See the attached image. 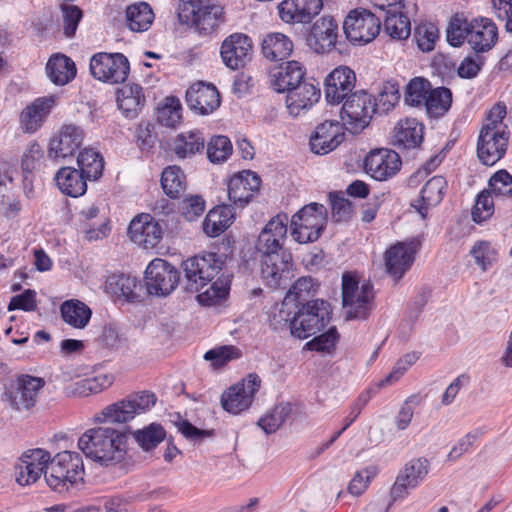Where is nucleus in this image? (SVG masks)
I'll list each match as a JSON object with an SVG mask.
<instances>
[{
  "instance_id": "2eb2a0df",
  "label": "nucleus",
  "mask_w": 512,
  "mask_h": 512,
  "mask_svg": "<svg viewBox=\"0 0 512 512\" xmlns=\"http://www.w3.org/2000/svg\"><path fill=\"white\" fill-rule=\"evenodd\" d=\"M260 386V377L255 373L248 374L242 381L230 386L222 393L223 409L233 415L248 410Z\"/></svg>"
},
{
  "instance_id": "bf43d9fd",
  "label": "nucleus",
  "mask_w": 512,
  "mask_h": 512,
  "mask_svg": "<svg viewBox=\"0 0 512 512\" xmlns=\"http://www.w3.org/2000/svg\"><path fill=\"white\" fill-rule=\"evenodd\" d=\"M132 435L144 450H150L164 440L165 431L161 425L152 423L143 429L134 431Z\"/></svg>"
},
{
  "instance_id": "052dcab7",
  "label": "nucleus",
  "mask_w": 512,
  "mask_h": 512,
  "mask_svg": "<svg viewBox=\"0 0 512 512\" xmlns=\"http://www.w3.org/2000/svg\"><path fill=\"white\" fill-rule=\"evenodd\" d=\"M419 357L420 354L415 351L403 355L397 360L391 372L384 379L378 382L377 387L382 388L396 383L406 373V371L417 362Z\"/></svg>"
},
{
  "instance_id": "9b49d317",
  "label": "nucleus",
  "mask_w": 512,
  "mask_h": 512,
  "mask_svg": "<svg viewBox=\"0 0 512 512\" xmlns=\"http://www.w3.org/2000/svg\"><path fill=\"white\" fill-rule=\"evenodd\" d=\"M89 70L98 81L119 84L127 79L130 64L122 53L98 52L90 58Z\"/></svg>"
},
{
  "instance_id": "49530a36",
  "label": "nucleus",
  "mask_w": 512,
  "mask_h": 512,
  "mask_svg": "<svg viewBox=\"0 0 512 512\" xmlns=\"http://www.w3.org/2000/svg\"><path fill=\"white\" fill-rule=\"evenodd\" d=\"M205 139L199 131H187L176 136L173 151L179 158L190 157L204 149Z\"/></svg>"
},
{
  "instance_id": "aec40b11",
  "label": "nucleus",
  "mask_w": 512,
  "mask_h": 512,
  "mask_svg": "<svg viewBox=\"0 0 512 512\" xmlns=\"http://www.w3.org/2000/svg\"><path fill=\"white\" fill-rule=\"evenodd\" d=\"M128 233L135 244L152 249L160 243L163 228L151 214L142 213L131 220Z\"/></svg>"
},
{
  "instance_id": "09e8293b",
  "label": "nucleus",
  "mask_w": 512,
  "mask_h": 512,
  "mask_svg": "<svg viewBox=\"0 0 512 512\" xmlns=\"http://www.w3.org/2000/svg\"><path fill=\"white\" fill-rule=\"evenodd\" d=\"M77 165L88 180H97L102 176L104 160L94 149L85 148L77 157Z\"/></svg>"
},
{
  "instance_id": "7ed1b4c3",
  "label": "nucleus",
  "mask_w": 512,
  "mask_h": 512,
  "mask_svg": "<svg viewBox=\"0 0 512 512\" xmlns=\"http://www.w3.org/2000/svg\"><path fill=\"white\" fill-rule=\"evenodd\" d=\"M84 465L77 452L62 451L52 459L49 457L45 480L56 492L64 493L78 488L83 483Z\"/></svg>"
},
{
  "instance_id": "c9c22d12",
  "label": "nucleus",
  "mask_w": 512,
  "mask_h": 512,
  "mask_svg": "<svg viewBox=\"0 0 512 512\" xmlns=\"http://www.w3.org/2000/svg\"><path fill=\"white\" fill-rule=\"evenodd\" d=\"M311 35L318 45L317 52L331 51L335 48L339 36L338 23L331 16H323L314 23Z\"/></svg>"
},
{
  "instance_id": "680f3d73",
  "label": "nucleus",
  "mask_w": 512,
  "mask_h": 512,
  "mask_svg": "<svg viewBox=\"0 0 512 512\" xmlns=\"http://www.w3.org/2000/svg\"><path fill=\"white\" fill-rule=\"evenodd\" d=\"M59 8L62 15L63 33L66 37L72 38L83 17V12L78 6L71 3H61Z\"/></svg>"
},
{
  "instance_id": "a878e982",
  "label": "nucleus",
  "mask_w": 512,
  "mask_h": 512,
  "mask_svg": "<svg viewBox=\"0 0 512 512\" xmlns=\"http://www.w3.org/2000/svg\"><path fill=\"white\" fill-rule=\"evenodd\" d=\"M84 131L74 124H65L61 127L49 143L48 156L53 159H64L72 156L81 146Z\"/></svg>"
},
{
  "instance_id": "72a5a7b5",
  "label": "nucleus",
  "mask_w": 512,
  "mask_h": 512,
  "mask_svg": "<svg viewBox=\"0 0 512 512\" xmlns=\"http://www.w3.org/2000/svg\"><path fill=\"white\" fill-rule=\"evenodd\" d=\"M497 38L498 30L491 19L476 18L470 21L468 44L474 51H489L495 45Z\"/></svg>"
},
{
  "instance_id": "20e7f679",
  "label": "nucleus",
  "mask_w": 512,
  "mask_h": 512,
  "mask_svg": "<svg viewBox=\"0 0 512 512\" xmlns=\"http://www.w3.org/2000/svg\"><path fill=\"white\" fill-rule=\"evenodd\" d=\"M157 398L154 393L142 391L104 407L93 416L97 424H122L129 422L136 415L145 413L155 405Z\"/></svg>"
},
{
  "instance_id": "a18cd8bd",
  "label": "nucleus",
  "mask_w": 512,
  "mask_h": 512,
  "mask_svg": "<svg viewBox=\"0 0 512 512\" xmlns=\"http://www.w3.org/2000/svg\"><path fill=\"white\" fill-rule=\"evenodd\" d=\"M114 380L115 377L112 373H99L73 383L72 393L80 397L97 394L109 388L114 383Z\"/></svg>"
},
{
  "instance_id": "423d86ee",
  "label": "nucleus",
  "mask_w": 512,
  "mask_h": 512,
  "mask_svg": "<svg viewBox=\"0 0 512 512\" xmlns=\"http://www.w3.org/2000/svg\"><path fill=\"white\" fill-rule=\"evenodd\" d=\"M374 291L370 282L360 284L350 272L342 275V301L347 319H365L373 306Z\"/></svg>"
},
{
  "instance_id": "cd10ccee",
  "label": "nucleus",
  "mask_w": 512,
  "mask_h": 512,
  "mask_svg": "<svg viewBox=\"0 0 512 512\" xmlns=\"http://www.w3.org/2000/svg\"><path fill=\"white\" fill-rule=\"evenodd\" d=\"M356 76L346 66L335 68L325 80V98L330 104H339L349 96L355 86Z\"/></svg>"
},
{
  "instance_id": "774afa93",
  "label": "nucleus",
  "mask_w": 512,
  "mask_h": 512,
  "mask_svg": "<svg viewBox=\"0 0 512 512\" xmlns=\"http://www.w3.org/2000/svg\"><path fill=\"white\" fill-rule=\"evenodd\" d=\"M438 37V29L433 24H422L416 28L415 40L418 48L423 52L432 51Z\"/></svg>"
},
{
  "instance_id": "4468645a",
  "label": "nucleus",
  "mask_w": 512,
  "mask_h": 512,
  "mask_svg": "<svg viewBox=\"0 0 512 512\" xmlns=\"http://www.w3.org/2000/svg\"><path fill=\"white\" fill-rule=\"evenodd\" d=\"M380 29V19L363 8L351 10L343 22L346 38L352 43L367 44L378 36Z\"/></svg>"
},
{
  "instance_id": "7c9ffc66",
  "label": "nucleus",
  "mask_w": 512,
  "mask_h": 512,
  "mask_svg": "<svg viewBox=\"0 0 512 512\" xmlns=\"http://www.w3.org/2000/svg\"><path fill=\"white\" fill-rule=\"evenodd\" d=\"M305 68L298 61H288L270 73L273 89L279 93H288L305 81Z\"/></svg>"
},
{
  "instance_id": "e2e57ef3",
  "label": "nucleus",
  "mask_w": 512,
  "mask_h": 512,
  "mask_svg": "<svg viewBox=\"0 0 512 512\" xmlns=\"http://www.w3.org/2000/svg\"><path fill=\"white\" fill-rule=\"evenodd\" d=\"M232 153V144L226 136H215L207 144V157L212 163H221Z\"/></svg>"
},
{
  "instance_id": "412c9836",
  "label": "nucleus",
  "mask_w": 512,
  "mask_h": 512,
  "mask_svg": "<svg viewBox=\"0 0 512 512\" xmlns=\"http://www.w3.org/2000/svg\"><path fill=\"white\" fill-rule=\"evenodd\" d=\"M252 48L253 43L248 35L233 33L222 42L220 56L226 67L237 70L246 64Z\"/></svg>"
},
{
  "instance_id": "6e6d98bb",
  "label": "nucleus",
  "mask_w": 512,
  "mask_h": 512,
  "mask_svg": "<svg viewBox=\"0 0 512 512\" xmlns=\"http://www.w3.org/2000/svg\"><path fill=\"white\" fill-rule=\"evenodd\" d=\"M242 356L241 350L234 345H223L214 347L205 352L203 358L210 363L214 369L221 368L229 362L239 359Z\"/></svg>"
},
{
  "instance_id": "13d9d810",
  "label": "nucleus",
  "mask_w": 512,
  "mask_h": 512,
  "mask_svg": "<svg viewBox=\"0 0 512 512\" xmlns=\"http://www.w3.org/2000/svg\"><path fill=\"white\" fill-rule=\"evenodd\" d=\"M469 35L470 21L458 15L454 16L446 30L447 42L453 47H460L465 40L469 42Z\"/></svg>"
},
{
  "instance_id": "69168bd1",
  "label": "nucleus",
  "mask_w": 512,
  "mask_h": 512,
  "mask_svg": "<svg viewBox=\"0 0 512 512\" xmlns=\"http://www.w3.org/2000/svg\"><path fill=\"white\" fill-rule=\"evenodd\" d=\"M182 106L178 98L167 97L164 106L159 110L158 118L167 127H175L181 120Z\"/></svg>"
},
{
  "instance_id": "de8ad7c7",
  "label": "nucleus",
  "mask_w": 512,
  "mask_h": 512,
  "mask_svg": "<svg viewBox=\"0 0 512 512\" xmlns=\"http://www.w3.org/2000/svg\"><path fill=\"white\" fill-rule=\"evenodd\" d=\"M432 91L431 83L422 77L411 79L405 88L404 101L412 107H424L428 102L430 92Z\"/></svg>"
},
{
  "instance_id": "ddd939ff",
  "label": "nucleus",
  "mask_w": 512,
  "mask_h": 512,
  "mask_svg": "<svg viewBox=\"0 0 512 512\" xmlns=\"http://www.w3.org/2000/svg\"><path fill=\"white\" fill-rule=\"evenodd\" d=\"M430 469L429 461L424 457L413 458L398 471L390 488L391 502L406 499L426 479Z\"/></svg>"
},
{
  "instance_id": "f257e3e1",
  "label": "nucleus",
  "mask_w": 512,
  "mask_h": 512,
  "mask_svg": "<svg viewBox=\"0 0 512 512\" xmlns=\"http://www.w3.org/2000/svg\"><path fill=\"white\" fill-rule=\"evenodd\" d=\"M223 265L222 257L213 252L196 255L183 262L187 289L191 292H200L197 300L201 305L217 304L228 295L230 289L228 276L221 274L213 281L223 269Z\"/></svg>"
},
{
  "instance_id": "f3484780",
  "label": "nucleus",
  "mask_w": 512,
  "mask_h": 512,
  "mask_svg": "<svg viewBox=\"0 0 512 512\" xmlns=\"http://www.w3.org/2000/svg\"><path fill=\"white\" fill-rule=\"evenodd\" d=\"M401 165L400 156L385 148L371 151L364 160L366 173L377 181L391 179L400 171Z\"/></svg>"
},
{
  "instance_id": "dca6fc26",
  "label": "nucleus",
  "mask_w": 512,
  "mask_h": 512,
  "mask_svg": "<svg viewBox=\"0 0 512 512\" xmlns=\"http://www.w3.org/2000/svg\"><path fill=\"white\" fill-rule=\"evenodd\" d=\"M419 243L417 241L397 242L389 247L384 254L387 274L394 280H400L412 267Z\"/></svg>"
},
{
  "instance_id": "0e129e2a",
  "label": "nucleus",
  "mask_w": 512,
  "mask_h": 512,
  "mask_svg": "<svg viewBox=\"0 0 512 512\" xmlns=\"http://www.w3.org/2000/svg\"><path fill=\"white\" fill-rule=\"evenodd\" d=\"M494 213L493 194L484 190L478 194L472 210V218L476 223L489 219Z\"/></svg>"
},
{
  "instance_id": "c03bdc74",
  "label": "nucleus",
  "mask_w": 512,
  "mask_h": 512,
  "mask_svg": "<svg viewBox=\"0 0 512 512\" xmlns=\"http://www.w3.org/2000/svg\"><path fill=\"white\" fill-rule=\"evenodd\" d=\"M125 15L126 25L133 32L147 31L154 21L153 10L146 2L129 5L126 8Z\"/></svg>"
},
{
  "instance_id": "3c124183",
  "label": "nucleus",
  "mask_w": 512,
  "mask_h": 512,
  "mask_svg": "<svg viewBox=\"0 0 512 512\" xmlns=\"http://www.w3.org/2000/svg\"><path fill=\"white\" fill-rule=\"evenodd\" d=\"M316 285L313 279L309 276L299 278L289 289L286 294L283 305L284 306H302V302L306 301L310 296L316 293Z\"/></svg>"
},
{
  "instance_id": "c756f323",
  "label": "nucleus",
  "mask_w": 512,
  "mask_h": 512,
  "mask_svg": "<svg viewBox=\"0 0 512 512\" xmlns=\"http://www.w3.org/2000/svg\"><path fill=\"white\" fill-rule=\"evenodd\" d=\"M55 105V98L39 97L27 105L20 114V127L28 134L38 131Z\"/></svg>"
},
{
  "instance_id": "e433bc0d",
  "label": "nucleus",
  "mask_w": 512,
  "mask_h": 512,
  "mask_svg": "<svg viewBox=\"0 0 512 512\" xmlns=\"http://www.w3.org/2000/svg\"><path fill=\"white\" fill-rule=\"evenodd\" d=\"M145 97L141 86L126 84L117 92V104L126 118H135L142 110Z\"/></svg>"
},
{
  "instance_id": "4c0bfd02",
  "label": "nucleus",
  "mask_w": 512,
  "mask_h": 512,
  "mask_svg": "<svg viewBox=\"0 0 512 512\" xmlns=\"http://www.w3.org/2000/svg\"><path fill=\"white\" fill-rule=\"evenodd\" d=\"M107 286L115 295L130 302L139 301L144 295L141 280L131 275H113L108 279Z\"/></svg>"
},
{
  "instance_id": "58836bf2",
  "label": "nucleus",
  "mask_w": 512,
  "mask_h": 512,
  "mask_svg": "<svg viewBox=\"0 0 512 512\" xmlns=\"http://www.w3.org/2000/svg\"><path fill=\"white\" fill-rule=\"evenodd\" d=\"M54 179L60 191L68 196L79 197L87 191L88 179L77 169L62 167Z\"/></svg>"
},
{
  "instance_id": "603ef678",
  "label": "nucleus",
  "mask_w": 512,
  "mask_h": 512,
  "mask_svg": "<svg viewBox=\"0 0 512 512\" xmlns=\"http://www.w3.org/2000/svg\"><path fill=\"white\" fill-rule=\"evenodd\" d=\"M161 186L170 198H177L186 188V177L178 166H169L161 176Z\"/></svg>"
},
{
  "instance_id": "39448f33",
  "label": "nucleus",
  "mask_w": 512,
  "mask_h": 512,
  "mask_svg": "<svg viewBox=\"0 0 512 512\" xmlns=\"http://www.w3.org/2000/svg\"><path fill=\"white\" fill-rule=\"evenodd\" d=\"M331 319V306L327 301H307L293 313L290 323L291 334L306 339L324 329Z\"/></svg>"
},
{
  "instance_id": "473e14b6",
  "label": "nucleus",
  "mask_w": 512,
  "mask_h": 512,
  "mask_svg": "<svg viewBox=\"0 0 512 512\" xmlns=\"http://www.w3.org/2000/svg\"><path fill=\"white\" fill-rule=\"evenodd\" d=\"M321 91L311 82L303 81L286 95V106L289 113L298 116L302 111L310 109L320 99Z\"/></svg>"
},
{
  "instance_id": "f8f14e48",
  "label": "nucleus",
  "mask_w": 512,
  "mask_h": 512,
  "mask_svg": "<svg viewBox=\"0 0 512 512\" xmlns=\"http://www.w3.org/2000/svg\"><path fill=\"white\" fill-rule=\"evenodd\" d=\"M180 273L168 261L155 258L146 267L144 280L149 295L166 297L178 286Z\"/></svg>"
},
{
  "instance_id": "1a4fd4ad",
  "label": "nucleus",
  "mask_w": 512,
  "mask_h": 512,
  "mask_svg": "<svg viewBox=\"0 0 512 512\" xmlns=\"http://www.w3.org/2000/svg\"><path fill=\"white\" fill-rule=\"evenodd\" d=\"M327 222L324 205L310 203L292 216L290 230L292 238L300 243H312L319 239Z\"/></svg>"
},
{
  "instance_id": "bb28decb",
  "label": "nucleus",
  "mask_w": 512,
  "mask_h": 512,
  "mask_svg": "<svg viewBox=\"0 0 512 512\" xmlns=\"http://www.w3.org/2000/svg\"><path fill=\"white\" fill-rule=\"evenodd\" d=\"M343 126L338 121H325L319 124L311 134V151L325 155L335 150L344 140Z\"/></svg>"
},
{
  "instance_id": "5701e85b",
  "label": "nucleus",
  "mask_w": 512,
  "mask_h": 512,
  "mask_svg": "<svg viewBox=\"0 0 512 512\" xmlns=\"http://www.w3.org/2000/svg\"><path fill=\"white\" fill-rule=\"evenodd\" d=\"M287 222L286 214H278L264 226L256 244L261 254L286 252L282 246L287 236Z\"/></svg>"
},
{
  "instance_id": "a211bd4d",
  "label": "nucleus",
  "mask_w": 512,
  "mask_h": 512,
  "mask_svg": "<svg viewBox=\"0 0 512 512\" xmlns=\"http://www.w3.org/2000/svg\"><path fill=\"white\" fill-rule=\"evenodd\" d=\"M292 256L288 252L262 254L261 277L271 288L280 287L290 279Z\"/></svg>"
},
{
  "instance_id": "37998d69",
  "label": "nucleus",
  "mask_w": 512,
  "mask_h": 512,
  "mask_svg": "<svg viewBox=\"0 0 512 512\" xmlns=\"http://www.w3.org/2000/svg\"><path fill=\"white\" fill-rule=\"evenodd\" d=\"M63 321L77 329H83L90 321L92 311L82 301L77 299L66 300L60 306Z\"/></svg>"
},
{
  "instance_id": "4d7b16f0",
  "label": "nucleus",
  "mask_w": 512,
  "mask_h": 512,
  "mask_svg": "<svg viewBox=\"0 0 512 512\" xmlns=\"http://www.w3.org/2000/svg\"><path fill=\"white\" fill-rule=\"evenodd\" d=\"M290 412L291 407L288 403H280L261 417L258 425L266 434L274 433L286 421Z\"/></svg>"
},
{
  "instance_id": "338daca9",
  "label": "nucleus",
  "mask_w": 512,
  "mask_h": 512,
  "mask_svg": "<svg viewBox=\"0 0 512 512\" xmlns=\"http://www.w3.org/2000/svg\"><path fill=\"white\" fill-rule=\"evenodd\" d=\"M378 467L375 465L368 466L357 471L348 485V491L354 496L361 495L370 484L371 480L378 474Z\"/></svg>"
},
{
  "instance_id": "8fccbe9b",
  "label": "nucleus",
  "mask_w": 512,
  "mask_h": 512,
  "mask_svg": "<svg viewBox=\"0 0 512 512\" xmlns=\"http://www.w3.org/2000/svg\"><path fill=\"white\" fill-rule=\"evenodd\" d=\"M232 224V214L227 207H217L208 212L203 221V230L209 237H217Z\"/></svg>"
},
{
  "instance_id": "b1692460",
  "label": "nucleus",
  "mask_w": 512,
  "mask_h": 512,
  "mask_svg": "<svg viewBox=\"0 0 512 512\" xmlns=\"http://www.w3.org/2000/svg\"><path fill=\"white\" fill-rule=\"evenodd\" d=\"M49 453L43 449H33L25 452L16 465V481L22 485L35 483L42 474L45 475Z\"/></svg>"
},
{
  "instance_id": "6ab92c4d",
  "label": "nucleus",
  "mask_w": 512,
  "mask_h": 512,
  "mask_svg": "<svg viewBox=\"0 0 512 512\" xmlns=\"http://www.w3.org/2000/svg\"><path fill=\"white\" fill-rule=\"evenodd\" d=\"M509 133L502 130H491L489 126H483L477 143V155L486 166H493L505 154Z\"/></svg>"
},
{
  "instance_id": "4be33fe9",
  "label": "nucleus",
  "mask_w": 512,
  "mask_h": 512,
  "mask_svg": "<svg viewBox=\"0 0 512 512\" xmlns=\"http://www.w3.org/2000/svg\"><path fill=\"white\" fill-rule=\"evenodd\" d=\"M260 177L250 170L233 175L227 183L228 198L234 205L243 207L248 204L259 191Z\"/></svg>"
},
{
  "instance_id": "864d4df0",
  "label": "nucleus",
  "mask_w": 512,
  "mask_h": 512,
  "mask_svg": "<svg viewBox=\"0 0 512 512\" xmlns=\"http://www.w3.org/2000/svg\"><path fill=\"white\" fill-rule=\"evenodd\" d=\"M384 30L394 40H405L411 33L410 20L402 10L386 14Z\"/></svg>"
},
{
  "instance_id": "393cba45",
  "label": "nucleus",
  "mask_w": 512,
  "mask_h": 512,
  "mask_svg": "<svg viewBox=\"0 0 512 512\" xmlns=\"http://www.w3.org/2000/svg\"><path fill=\"white\" fill-rule=\"evenodd\" d=\"M277 8L283 22L306 24L321 12L323 0H283Z\"/></svg>"
},
{
  "instance_id": "5fc2aeb1",
  "label": "nucleus",
  "mask_w": 512,
  "mask_h": 512,
  "mask_svg": "<svg viewBox=\"0 0 512 512\" xmlns=\"http://www.w3.org/2000/svg\"><path fill=\"white\" fill-rule=\"evenodd\" d=\"M452 93L446 87L432 88L428 102H426V111L431 117L443 116L451 107Z\"/></svg>"
},
{
  "instance_id": "2f4dec72",
  "label": "nucleus",
  "mask_w": 512,
  "mask_h": 512,
  "mask_svg": "<svg viewBox=\"0 0 512 512\" xmlns=\"http://www.w3.org/2000/svg\"><path fill=\"white\" fill-rule=\"evenodd\" d=\"M448 184L443 176H433L422 187L419 198L412 202L422 218H425L430 208L437 206L443 200Z\"/></svg>"
},
{
  "instance_id": "f03ea898",
  "label": "nucleus",
  "mask_w": 512,
  "mask_h": 512,
  "mask_svg": "<svg viewBox=\"0 0 512 512\" xmlns=\"http://www.w3.org/2000/svg\"><path fill=\"white\" fill-rule=\"evenodd\" d=\"M78 448L92 461L109 467L122 462L127 451V438L109 426L87 429L78 439Z\"/></svg>"
},
{
  "instance_id": "f704fd0d",
  "label": "nucleus",
  "mask_w": 512,
  "mask_h": 512,
  "mask_svg": "<svg viewBox=\"0 0 512 512\" xmlns=\"http://www.w3.org/2000/svg\"><path fill=\"white\" fill-rule=\"evenodd\" d=\"M423 125L414 118L399 120L392 134V144L400 149L418 147L423 140Z\"/></svg>"
},
{
  "instance_id": "0eeeda50",
  "label": "nucleus",
  "mask_w": 512,
  "mask_h": 512,
  "mask_svg": "<svg viewBox=\"0 0 512 512\" xmlns=\"http://www.w3.org/2000/svg\"><path fill=\"white\" fill-rule=\"evenodd\" d=\"M223 9L216 5H203L200 0H181L178 17L191 25L200 35L215 33L224 21Z\"/></svg>"
},
{
  "instance_id": "79ce46f5",
  "label": "nucleus",
  "mask_w": 512,
  "mask_h": 512,
  "mask_svg": "<svg viewBox=\"0 0 512 512\" xmlns=\"http://www.w3.org/2000/svg\"><path fill=\"white\" fill-rule=\"evenodd\" d=\"M292 51L293 43L285 34L269 33L262 40V53L270 61L284 60Z\"/></svg>"
},
{
  "instance_id": "c85d7f7f",
  "label": "nucleus",
  "mask_w": 512,
  "mask_h": 512,
  "mask_svg": "<svg viewBox=\"0 0 512 512\" xmlns=\"http://www.w3.org/2000/svg\"><path fill=\"white\" fill-rule=\"evenodd\" d=\"M186 101L190 109L208 115L219 107L220 95L214 85L198 82L186 91Z\"/></svg>"
},
{
  "instance_id": "a19ab883",
  "label": "nucleus",
  "mask_w": 512,
  "mask_h": 512,
  "mask_svg": "<svg viewBox=\"0 0 512 512\" xmlns=\"http://www.w3.org/2000/svg\"><path fill=\"white\" fill-rule=\"evenodd\" d=\"M46 72L54 84L62 86L75 78L77 70L71 58L57 54L48 60Z\"/></svg>"
},
{
  "instance_id": "9d476101",
  "label": "nucleus",
  "mask_w": 512,
  "mask_h": 512,
  "mask_svg": "<svg viewBox=\"0 0 512 512\" xmlns=\"http://www.w3.org/2000/svg\"><path fill=\"white\" fill-rule=\"evenodd\" d=\"M375 111L376 104L370 94L364 91L350 94L341 108V125L349 132L357 134L369 125Z\"/></svg>"
},
{
  "instance_id": "ea45409f",
  "label": "nucleus",
  "mask_w": 512,
  "mask_h": 512,
  "mask_svg": "<svg viewBox=\"0 0 512 512\" xmlns=\"http://www.w3.org/2000/svg\"><path fill=\"white\" fill-rule=\"evenodd\" d=\"M99 208L91 204L80 212L81 229L88 240H98L108 234L109 228L105 217L98 219Z\"/></svg>"
},
{
  "instance_id": "6e6552de",
  "label": "nucleus",
  "mask_w": 512,
  "mask_h": 512,
  "mask_svg": "<svg viewBox=\"0 0 512 512\" xmlns=\"http://www.w3.org/2000/svg\"><path fill=\"white\" fill-rule=\"evenodd\" d=\"M45 384L41 377L20 374L5 387L3 401L15 412H29L36 405Z\"/></svg>"
}]
</instances>
